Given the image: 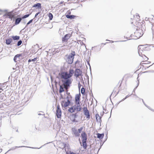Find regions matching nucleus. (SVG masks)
<instances>
[{"instance_id":"nucleus-1","label":"nucleus","mask_w":154,"mask_h":154,"mask_svg":"<svg viewBox=\"0 0 154 154\" xmlns=\"http://www.w3.org/2000/svg\"><path fill=\"white\" fill-rule=\"evenodd\" d=\"M74 73V70L70 69L69 72H63L59 74L62 83V84L60 86L59 92L60 94H61L64 91L65 88L68 94V89L72 83L71 80L69 78L72 76Z\"/></svg>"},{"instance_id":"nucleus-2","label":"nucleus","mask_w":154,"mask_h":154,"mask_svg":"<svg viewBox=\"0 0 154 154\" xmlns=\"http://www.w3.org/2000/svg\"><path fill=\"white\" fill-rule=\"evenodd\" d=\"M82 139V143H80L81 146H82L84 149H86L87 147V134L85 132L83 131L81 134Z\"/></svg>"},{"instance_id":"nucleus-3","label":"nucleus","mask_w":154,"mask_h":154,"mask_svg":"<svg viewBox=\"0 0 154 154\" xmlns=\"http://www.w3.org/2000/svg\"><path fill=\"white\" fill-rule=\"evenodd\" d=\"M149 49V47L146 45H141L138 47V52L139 55L144 54L145 52Z\"/></svg>"},{"instance_id":"nucleus-4","label":"nucleus","mask_w":154,"mask_h":154,"mask_svg":"<svg viewBox=\"0 0 154 154\" xmlns=\"http://www.w3.org/2000/svg\"><path fill=\"white\" fill-rule=\"evenodd\" d=\"M135 26L134 28L137 29H143L145 27V22L143 20H140L137 22L136 23H133Z\"/></svg>"},{"instance_id":"nucleus-5","label":"nucleus","mask_w":154,"mask_h":154,"mask_svg":"<svg viewBox=\"0 0 154 154\" xmlns=\"http://www.w3.org/2000/svg\"><path fill=\"white\" fill-rule=\"evenodd\" d=\"M136 30L134 33V35L137 38H139L143 34V31L142 29H136Z\"/></svg>"},{"instance_id":"nucleus-6","label":"nucleus","mask_w":154,"mask_h":154,"mask_svg":"<svg viewBox=\"0 0 154 154\" xmlns=\"http://www.w3.org/2000/svg\"><path fill=\"white\" fill-rule=\"evenodd\" d=\"M75 51H72L71 54L67 57L66 61L69 64H72L73 62L74 56L75 55Z\"/></svg>"},{"instance_id":"nucleus-7","label":"nucleus","mask_w":154,"mask_h":154,"mask_svg":"<svg viewBox=\"0 0 154 154\" xmlns=\"http://www.w3.org/2000/svg\"><path fill=\"white\" fill-rule=\"evenodd\" d=\"M150 62L149 61H146L145 62H141L140 64V68H142V69H146V68L149 67L151 66L154 65V63L151 64V65H150L149 64L150 63Z\"/></svg>"},{"instance_id":"nucleus-8","label":"nucleus","mask_w":154,"mask_h":154,"mask_svg":"<svg viewBox=\"0 0 154 154\" xmlns=\"http://www.w3.org/2000/svg\"><path fill=\"white\" fill-rule=\"evenodd\" d=\"M140 17L138 14H136L134 16L133 18H131L130 22L131 23H136L137 22L140 21Z\"/></svg>"},{"instance_id":"nucleus-9","label":"nucleus","mask_w":154,"mask_h":154,"mask_svg":"<svg viewBox=\"0 0 154 154\" xmlns=\"http://www.w3.org/2000/svg\"><path fill=\"white\" fill-rule=\"evenodd\" d=\"M15 13H13V12L11 11L6 13L4 16L6 17L9 18L12 20L13 18L14 19L15 18Z\"/></svg>"},{"instance_id":"nucleus-10","label":"nucleus","mask_w":154,"mask_h":154,"mask_svg":"<svg viewBox=\"0 0 154 154\" xmlns=\"http://www.w3.org/2000/svg\"><path fill=\"white\" fill-rule=\"evenodd\" d=\"M56 116L58 118H60L61 116L62 112L59 104L57 105L56 109Z\"/></svg>"},{"instance_id":"nucleus-11","label":"nucleus","mask_w":154,"mask_h":154,"mask_svg":"<svg viewBox=\"0 0 154 154\" xmlns=\"http://www.w3.org/2000/svg\"><path fill=\"white\" fill-rule=\"evenodd\" d=\"M83 110L84 114L85 116V117L88 119H89L90 118V116L89 112L87 109V105L85 107H84L83 108Z\"/></svg>"},{"instance_id":"nucleus-12","label":"nucleus","mask_w":154,"mask_h":154,"mask_svg":"<svg viewBox=\"0 0 154 154\" xmlns=\"http://www.w3.org/2000/svg\"><path fill=\"white\" fill-rule=\"evenodd\" d=\"M61 105L63 108H66L69 106L70 103V101L69 99H68L67 101L65 100L62 101L61 103Z\"/></svg>"},{"instance_id":"nucleus-13","label":"nucleus","mask_w":154,"mask_h":154,"mask_svg":"<svg viewBox=\"0 0 154 154\" xmlns=\"http://www.w3.org/2000/svg\"><path fill=\"white\" fill-rule=\"evenodd\" d=\"M72 34H67L63 37L62 41L63 42H67L68 40L72 36Z\"/></svg>"},{"instance_id":"nucleus-14","label":"nucleus","mask_w":154,"mask_h":154,"mask_svg":"<svg viewBox=\"0 0 154 154\" xmlns=\"http://www.w3.org/2000/svg\"><path fill=\"white\" fill-rule=\"evenodd\" d=\"M119 91V88L115 87L114 88L112 94L111 96L115 97L117 95Z\"/></svg>"},{"instance_id":"nucleus-15","label":"nucleus","mask_w":154,"mask_h":154,"mask_svg":"<svg viewBox=\"0 0 154 154\" xmlns=\"http://www.w3.org/2000/svg\"><path fill=\"white\" fill-rule=\"evenodd\" d=\"M81 94H80L76 95L75 97V102L76 104H80Z\"/></svg>"},{"instance_id":"nucleus-16","label":"nucleus","mask_w":154,"mask_h":154,"mask_svg":"<svg viewBox=\"0 0 154 154\" xmlns=\"http://www.w3.org/2000/svg\"><path fill=\"white\" fill-rule=\"evenodd\" d=\"M139 55L140 56V59L142 60L141 62H145L148 60V58L144 54H142V55Z\"/></svg>"},{"instance_id":"nucleus-17","label":"nucleus","mask_w":154,"mask_h":154,"mask_svg":"<svg viewBox=\"0 0 154 154\" xmlns=\"http://www.w3.org/2000/svg\"><path fill=\"white\" fill-rule=\"evenodd\" d=\"M82 71L79 69H76L75 72V75L76 77L81 75L82 74Z\"/></svg>"},{"instance_id":"nucleus-18","label":"nucleus","mask_w":154,"mask_h":154,"mask_svg":"<svg viewBox=\"0 0 154 154\" xmlns=\"http://www.w3.org/2000/svg\"><path fill=\"white\" fill-rule=\"evenodd\" d=\"M72 131L73 134L75 135V137H78L80 136V134L76 129L73 128L72 129Z\"/></svg>"},{"instance_id":"nucleus-19","label":"nucleus","mask_w":154,"mask_h":154,"mask_svg":"<svg viewBox=\"0 0 154 154\" xmlns=\"http://www.w3.org/2000/svg\"><path fill=\"white\" fill-rule=\"evenodd\" d=\"M76 104V106L75 105L74 106H75L76 111L77 112L80 111L82 109L80 105V104Z\"/></svg>"},{"instance_id":"nucleus-20","label":"nucleus","mask_w":154,"mask_h":154,"mask_svg":"<svg viewBox=\"0 0 154 154\" xmlns=\"http://www.w3.org/2000/svg\"><path fill=\"white\" fill-rule=\"evenodd\" d=\"M75 111H76V110L74 106H73L72 107L69 108L68 109V111L72 113L74 112Z\"/></svg>"},{"instance_id":"nucleus-21","label":"nucleus","mask_w":154,"mask_h":154,"mask_svg":"<svg viewBox=\"0 0 154 154\" xmlns=\"http://www.w3.org/2000/svg\"><path fill=\"white\" fill-rule=\"evenodd\" d=\"M22 18H17L15 21V25H17L22 20Z\"/></svg>"},{"instance_id":"nucleus-22","label":"nucleus","mask_w":154,"mask_h":154,"mask_svg":"<svg viewBox=\"0 0 154 154\" xmlns=\"http://www.w3.org/2000/svg\"><path fill=\"white\" fill-rule=\"evenodd\" d=\"M96 119L97 121L100 122L101 121V117L98 114H96L95 115Z\"/></svg>"},{"instance_id":"nucleus-23","label":"nucleus","mask_w":154,"mask_h":154,"mask_svg":"<svg viewBox=\"0 0 154 154\" xmlns=\"http://www.w3.org/2000/svg\"><path fill=\"white\" fill-rule=\"evenodd\" d=\"M97 138L99 139H102L104 136V134H100L99 133H97Z\"/></svg>"},{"instance_id":"nucleus-24","label":"nucleus","mask_w":154,"mask_h":154,"mask_svg":"<svg viewBox=\"0 0 154 154\" xmlns=\"http://www.w3.org/2000/svg\"><path fill=\"white\" fill-rule=\"evenodd\" d=\"M12 39L11 38H9L6 40V43L8 45H10L12 42Z\"/></svg>"},{"instance_id":"nucleus-25","label":"nucleus","mask_w":154,"mask_h":154,"mask_svg":"<svg viewBox=\"0 0 154 154\" xmlns=\"http://www.w3.org/2000/svg\"><path fill=\"white\" fill-rule=\"evenodd\" d=\"M66 17L67 18H69V19H73L75 17V16H74L73 15H66Z\"/></svg>"},{"instance_id":"nucleus-26","label":"nucleus","mask_w":154,"mask_h":154,"mask_svg":"<svg viewBox=\"0 0 154 154\" xmlns=\"http://www.w3.org/2000/svg\"><path fill=\"white\" fill-rule=\"evenodd\" d=\"M37 7H38V8H41V4L39 3H38L37 4L34 5L33 6V7L34 8H35Z\"/></svg>"},{"instance_id":"nucleus-27","label":"nucleus","mask_w":154,"mask_h":154,"mask_svg":"<svg viewBox=\"0 0 154 154\" xmlns=\"http://www.w3.org/2000/svg\"><path fill=\"white\" fill-rule=\"evenodd\" d=\"M12 38L14 40H18L20 39V36L17 35L13 36Z\"/></svg>"},{"instance_id":"nucleus-28","label":"nucleus","mask_w":154,"mask_h":154,"mask_svg":"<svg viewBox=\"0 0 154 154\" xmlns=\"http://www.w3.org/2000/svg\"><path fill=\"white\" fill-rule=\"evenodd\" d=\"M48 16L49 17L50 20H51L53 18V15L51 13H49L48 14Z\"/></svg>"},{"instance_id":"nucleus-29","label":"nucleus","mask_w":154,"mask_h":154,"mask_svg":"<svg viewBox=\"0 0 154 154\" xmlns=\"http://www.w3.org/2000/svg\"><path fill=\"white\" fill-rule=\"evenodd\" d=\"M83 127H81V128H79L78 129V131L79 133V134H80V133L83 130Z\"/></svg>"},{"instance_id":"nucleus-30","label":"nucleus","mask_w":154,"mask_h":154,"mask_svg":"<svg viewBox=\"0 0 154 154\" xmlns=\"http://www.w3.org/2000/svg\"><path fill=\"white\" fill-rule=\"evenodd\" d=\"M85 89L84 88H82L81 89V93L83 94H84L85 93Z\"/></svg>"},{"instance_id":"nucleus-31","label":"nucleus","mask_w":154,"mask_h":154,"mask_svg":"<svg viewBox=\"0 0 154 154\" xmlns=\"http://www.w3.org/2000/svg\"><path fill=\"white\" fill-rule=\"evenodd\" d=\"M30 15V14H28L25 15L24 16H23L22 17V18L24 19V18H27V17H28Z\"/></svg>"},{"instance_id":"nucleus-32","label":"nucleus","mask_w":154,"mask_h":154,"mask_svg":"<svg viewBox=\"0 0 154 154\" xmlns=\"http://www.w3.org/2000/svg\"><path fill=\"white\" fill-rule=\"evenodd\" d=\"M145 72H140V73H139L138 75V77L137 78H138L139 77H140L141 76L142 74L145 73Z\"/></svg>"},{"instance_id":"nucleus-33","label":"nucleus","mask_w":154,"mask_h":154,"mask_svg":"<svg viewBox=\"0 0 154 154\" xmlns=\"http://www.w3.org/2000/svg\"><path fill=\"white\" fill-rule=\"evenodd\" d=\"M22 43V41L21 40H20L17 43V46H19Z\"/></svg>"},{"instance_id":"nucleus-34","label":"nucleus","mask_w":154,"mask_h":154,"mask_svg":"<svg viewBox=\"0 0 154 154\" xmlns=\"http://www.w3.org/2000/svg\"><path fill=\"white\" fill-rule=\"evenodd\" d=\"M37 59H38V57H37L34 58L33 59H32L31 60H32V61H35L36 60H37Z\"/></svg>"},{"instance_id":"nucleus-35","label":"nucleus","mask_w":154,"mask_h":154,"mask_svg":"<svg viewBox=\"0 0 154 154\" xmlns=\"http://www.w3.org/2000/svg\"><path fill=\"white\" fill-rule=\"evenodd\" d=\"M17 58H19L21 56V54H17L15 56Z\"/></svg>"},{"instance_id":"nucleus-36","label":"nucleus","mask_w":154,"mask_h":154,"mask_svg":"<svg viewBox=\"0 0 154 154\" xmlns=\"http://www.w3.org/2000/svg\"><path fill=\"white\" fill-rule=\"evenodd\" d=\"M32 21H33V19H32V20H30L28 22V23H27V25H28L30 23H31V22H32Z\"/></svg>"},{"instance_id":"nucleus-37","label":"nucleus","mask_w":154,"mask_h":154,"mask_svg":"<svg viewBox=\"0 0 154 154\" xmlns=\"http://www.w3.org/2000/svg\"><path fill=\"white\" fill-rule=\"evenodd\" d=\"M68 154H76L75 153L69 151V152L68 153Z\"/></svg>"},{"instance_id":"nucleus-38","label":"nucleus","mask_w":154,"mask_h":154,"mask_svg":"<svg viewBox=\"0 0 154 154\" xmlns=\"http://www.w3.org/2000/svg\"><path fill=\"white\" fill-rule=\"evenodd\" d=\"M81 86V85L80 84V83H79L78 84V88L79 89H80V88Z\"/></svg>"},{"instance_id":"nucleus-39","label":"nucleus","mask_w":154,"mask_h":154,"mask_svg":"<svg viewBox=\"0 0 154 154\" xmlns=\"http://www.w3.org/2000/svg\"><path fill=\"white\" fill-rule=\"evenodd\" d=\"M17 59V58L15 56L14 57V61L15 62H16V60Z\"/></svg>"},{"instance_id":"nucleus-40","label":"nucleus","mask_w":154,"mask_h":154,"mask_svg":"<svg viewBox=\"0 0 154 154\" xmlns=\"http://www.w3.org/2000/svg\"><path fill=\"white\" fill-rule=\"evenodd\" d=\"M39 13V12H38V13H36L35 15V17H36L37 16Z\"/></svg>"},{"instance_id":"nucleus-41","label":"nucleus","mask_w":154,"mask_h":154,"mask_svg":"<svg viewBox=\"0 0 154 154\" xmlns=\"http://www.w3.org/2000/svg\"><path fill=\"white\" fill-rule=\"evenodd\" d=\"M63 2H60V3H59V4H60V5H61V4H63Z\"/></svg>"},{"instance_id":"nucleus-42","label":"nucleus","mask_w":154,"mask_h":154,"mask_svg":"<svg viewBox=\"0 0 154 154\" xmlns=\"http://www.w3.org/2000/svg\"><path fill=\"white\" fill-rule=\"evenodd\" d=\"M31 60V59H29L28 60V62L29 63L30 62H31L32 61V60Z\"/></svg>"},{"instance_id":"nucleus-43","label":"nucleus","mask_w":154,"mask_h":154,"mask_svg":"<svg viewBox=\"0 0 154 154\" xmlns=\"http://www.w3.org/2000/svg\"><path fill=\"white\" fill-rule=\"evenodd\" d=\"M69 97H70L71 98V96L70 95V96H67V99H68V98H69Z\"/></svg>"},{"instance_id":"nucleus-44","label":"nucleus","mask_w":154,"mask_h":154,"mask_svg":"<svg viewBox=\"0 0 154 154\" xmlns=\"http://www.w3.org/2000/svg\"><path fill=\"white\" fill-rule=\"evenodd\" d=\"M121 84H120V85H119V87H120L121 86Z\"/></svg>"},{"instance_id":"nucleus-45","label":"nucleus","mask_w":154,"mask_h":154,"mask_svg":"<svg viewBox=\"0 0 154 154\" xmlns=\"http://www.w3.org/2000/svg\"><path fill=\"white\" fill-rule=\"evenodd\" d=\"M69 93H68V95H69Z\"/></svg>"},{"instance_id":"nucleus-46","label":"nucleus","mask_w":154,"mask_h":154,"mask_svg":"<svg viewBox=\"0 0 154 154\" xmlns=\"http://www.w3.org/2000/svg\"><path fill=\"white\" fill-rule=\"evenodd\" d=\"M69 93H68V95H69Z\"/></svg>"},{"instance_id":"nucleus-47","label":"nucleus","mask_w":154,"mask_h":154,"mask_svg":"<svg viewBox=\"0 0 154 154\" xmlns=\"http://www.w3.org/2000/svg\"><path fill=\"white\" fill-rule=\"evenodd\" d=\"M69 93H68V95H69Z\"/></svg>"},{"instance_id":"nucleus-48","label":"nucleus","mask_w":154,"mask_h":154,"mask_svg":"<svg viewBox=\"0 0 154 154\" xmlns=\"http://www.w3.org/2000/svg\"><path fill=\"white\" fill-rule=\"evenodd\" d=\"M61 95V97H62V95Z\"/></svg>"}]
</instances>
